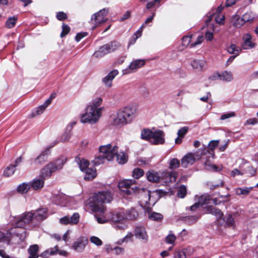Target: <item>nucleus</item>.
Returning <instances> with one entry per match:
<instances>
[{
    "label": "nucleus",
    "instance_id": "obj_48",
    "mask_svg": "<svg viewBox=\"0 0 258 258\" xmlns=\"http://www.w3.org/2000/svg\"><path fill=\"white\" fill-rule=\"evenodd\" d=\"M144 172L143 169L138 168H135L133 171V176L134 178L138 179L142 176L144 174Z\"/></svg>",
    "mask_w": 258,
    "mask_h": 258
},
{
    "label": "nucleus",
    "instance_id": "obj_18",
    "mask_svg": "<svg viewBox=\"0 0 258 258\" xmlns=\"http://www.w3.org/2000/svg\"><path fill=\"white\" fill-rule=\"evenodd\" d=\"M164 133L160 130L155 131L152 133L151 142L155 145L162 144L164 143Z\"/></svg>",
    "mask_w": 258,
    "mask_h": 258
},
{
    "label": "nucleus",
    "instance_id": "obj_46",
    "mask_svg": "<svg viewBox=\"0 0 258 258\" xmlns=\"http://www.w3.org/2000/svg\"><path fill=\"white\" fill-rule=\"evenodd\" d=\"M211 200V197L209 195H202L199 200V203L201 206L204 204H209V201Z\"/></svg>",
    "mask_w": 258,
    "mask_h": 258
},
{
    "label": "nucleus",
    "instance_id": "obj_13",
    "mask_svg": "<svg viewBox=\"0 0 258 258\" xmlns=\"http://www.w3.org/2000/svg\"><path fill=\"white\" fill-rule=\"evenodd\" d=\"M58 143V141H55L49 147H47L44 151H42L41 154L35 159L31 160V164L35 165H41L47 161V155L49 153L51 148L54 147Z\"/></svg>",
    "mask_w": 258,
    "mask_h": 258
},
{
    "label": "nucleus",
    "instance_id": "obj_57",
    "mask_svg": "<svg viewBox=\"0 0 258 258\" xmlns=\"http://www.w3.org/2000/svg\"><path fill=\"white\" fill-rule=\"evenodd\" d=\"M216 22L220 25L224 23V16L222 14H217L215 18Z\"/></svg>",
    "mask_w": 258,
    "mask_h": 258
},
{
    "label": "nucleus",
    "instance_id": "obj_3",
    "mask_svg": "<svg viewBox=\"0 0 258 258\" xmlns=\"http://www.w3.org/2000/svg\"><path fill=\"white\" fill-rule=\"evenodd\" d=\"M135 112L136 109L130 106L118 110L116 114L112 116L113 124L117 127H121L126 124Z\"/></svg>",
    "mask_w": 258,
    "mask_h": 258
},
{
    "label": "nucleus",
    "instance_id": "obj_49",
    "mask_svg": "<svg viewBox=\"0 0 258 258\" xmlns=\"http://www.w3.org/2000/svg\"><path fill=\"white\" fill-rule=\"evenodd\" d=\"M88 166L89 162L87 160L84 159L80 160L79 162V167L82 171H85L87 168H88Z\"/></svg>",
    "mask_w": 258,
    "mask_h": 258
},
{
    "label": "nucleus",
    "instance_id": "obj_9",
    "mask_svg": "<svg viewBox=\"0 0 258 258\" xmlns=\"http://www.w3.org/2000/svg\"><path fill=\"white\" fill-rule=\"evenodd\" d=\"M145 63L146 60L144 59L134 60L131 62L127 68L122 70V75H126L135 72L138 69L143 67Z\"/></svg>",
    "mask_w": 258,
    "mask_h": 258
},
{
    "label": "nucleus",
    "instance_id": "obj_32",
    "mask_svg": "<svg viewBox=\"0 0 258 258\" xmlns=\"http://www.w3.org/2000/svg\"><path fill=\"white\" fill-rule=\"evenodd\" d=\"M105 45L109 53L118 49L121 46L120 44L116 41H112Z\"/></svg>",
    "mask_w": 258,
    "mask_h": 258
},
{
    "label": "nucleus",
    "instance_id": "obj_35",
    "mask_svg": "<svg viewBox=\"0 0 258 258\" xmlns=\"http://www.w3.org/2000/svg\"><path fill=\"white\" fill-rule=\"evenodd\" d=\"M204 165L205 168L210 171H218L220 170L217 166L212 164L209 160H206L204 162Z\"/></svg>",
    "mask_w": 258,
    "mask_h": 258
},
{
    "label": "nucleus",
    "instance_id": "obj_30",
    "mask_svg": "<svg viewBox=\"0 0 258 258\" xmlns=\"http://www.w3.org/2000/svg\"><path fill=\"white\" fill-rule=\"evenodd\" d=\"M231 22L233 25L236 28H239L245 24L243 18H240L237 15H234L232 17Z\"/></svg>",
    "mask_w": 258,
    "mask_h": 258
},
{
    "label": "nucleus",
    "instance_id": "obj_59",
    "mask_svg": "<svg viewBox=\"0 0 258 258\" xmlns=\"http://www.w3.org/2000/svg\"><path fill=\"white\" fill-rule=\"evenodd\" d=\"M57 251H58V249L57 246H55L53 248L47 249L44 252V254L46 255L49 254V255H54L56 254Z\"/></svg>",
    "mask_w": 258,
    "mask_h": 258
},
{
    "label": "nucleus",
    "instance_id": "obj_33",
    "mask_svg": "<svg viewBox=\"0 0 258 258\" xmlns=\"http://www.w3.org/2000/svg\"><path fill=\"white\" fill-rule=\"evenodd\" d=\"M227 50L228 53L235 54V56H236L239 54L241 51V49L234 44H232L228 47Z\"/></svg>",
    "mask_w": 258,
    "mask_h": 258
},
{
    "label": "nucleus",
    "instance_id": "obj_12",
    "mask_svg": "<svg viewBox=\"0 0 258 258\" xmlns=\"http://www.w3.org/2000/svg\"><path fill=\"white\" fill-rule=\"evenodd\" d=\"M200 158L201 157L198 153H195L194 154L192 153H188L181 159V166L184 168H186L189 165H192L196 160H199Z\"/></svg>",
    "mask_w": 258,
    "mask_h": 258
},
{
    "label": "nucleus",
    "instance_id": "obj_40",
    "mask_svg": "<svg viewBox=\"0 0 258 258\" xmlns=\"http://www.w3.org/2000/svg\"><path fill=\"white\" fill-rule=\"evenodd\" d=\"M188 255L187 249H183L180 250L176 251L174 253V258H186Z\"/></svg>",
    "mask_w": 258,
    "mask_h": 258
},
{
    "label": "nucleus",
    "instance_id": "obj_23",
    "mask_svg": "<svg viewBox=\"0 0 258 258\" xmlns=\"http://www.w3.org/2000/svg\"><path fill=\"white\" fill-rule=\"evenodd\" d=\"M51 103V98L47 99L44 104L38 107L36 109L32 112L31 117H33L36 115L42 114L46 108Z\"/></svg>",
    "mask_w": 258,
    "mask_h": 258
},
{
    "label": "nucleus",
    "instance_id": "obj_16",
    "mask_svg": "<svg viewBox=\"0 0 258 258\" xmlns=\"http://www.w3.org/2000/svg\"><path fill=\"white\" fill-rule=\"evenodd\" d=\"M161 179L163 180L166 183L174 182L176 181L177 172L172 171H168L165 170L161 172Z\"/></svg>",
    "mask_w": 258,
    "mask_h": 258
},
{
    "label": "nucleus",
    "instance_id": "obj_54",
    "mask_svg": "<svg viewBox=\"0 0 258 258\" xmlns=\"http://www.w3.org/2000/svg\"><path fill=\"white\" fill-rule=\"evenodd\" d=\"M149 218L153 220H160L163 218V216L160 213L153 212L149 215Z\"/></svg>",
    "mask_w": 258,
    "mask_h": 258
},
{
    "label": "nucleus",
    "instance_id": "obj_25",
    "mask_svg": "<svg viewBox=\"0 0 258 258\" xmlns=\"http://www.w3.org/2000/svg\"><path fill=\"white\" fill-rule=\"evenodd\" d=\"M191 65L194 69L202 71L206 67V62L204 60L195 59L191 61Z\"/></svg>",
    "mask_w": 258,
    "mask_h": 258
},
{
    "label": "nucleus",
    "instance_id": "obj_31",
    "mask_svg": "<svg viewBox=\"0 0 258 258\" xmlns=\"http://www.w3.org/2000/svg\"><path fill=\"white\" fill-rule=\"evenodd\" d=\"M38 250L39 247L38 245L34 244L30 246L28 249V252L30 255L28 258H38Z\"/></svg>",
    "mask_w": 258,
    "mask_h": 258
},
{
    "label": "nucleus",
    "instance_id": "obj_29",
    "mask_svg": "<svg viewBox=\"0 0 258 258\" xmlns=\"http://www.w3.org/2000/svg\"><path fill=\"white\" fill-rule=\"evenodd\" d=\"M107 48L106 45L102 46L98 50L94 52L93 54L94 56L97 58L101 57L109 53V52Z\"/></svg>",
    "mask_w": 258,
    "mask_h": 258
},
{
    "label": "nucleus",
    "instance_id": "obj_51",
    "mask_svg": "<svg viewBox=\"0 0 258 258\" xmlns=\"http://www.w3.org/2000/svg\"><path fill=\"white\" fill-rule=\"evenodd\" d=\"M199 219V217L195 216H187L185 217V221L188 224L195 223Z\"/></svg>",
    "mask_w": 258,
    "mask_h": 258
},
{
    "label": "nucleus",
    "instance_id": "obj_1",
    "mask_svg": "<svg viewBox=\"0 0 258 258\" xmlns=\"http://www.w3.org/2000/svg\"><path fill=\"white\" fill-rule=\"evenodd\" d=\"M99 152L105 154L106 160L111 161L114 155H116V160L119 164H124L128 160L127 155L123 151L118 152V147L112 146L111 144L103 145L99 147Z\"/></svg>",
    "mask_w": 258,
    "mask_h": 258
},
{
    "label": "nucleus",
    "instance_id": "obj_21",
    "mask_svg": "<svg viewBox=\"0 0 258 258\" xmlns=\"http://www.w3.org/2000/svg\"><path fill=\"white\" fill-rule=\"evenodd\" d=\"M135 236L140 239L147 240L148 235L145 228L143 226H137L134 230Z\"/></svg>",
    "mask_w": 258,
    "mask_h": 258
},
{
    "label": "nucleus",
    "instance_id": "obj_47",
    "mask_svg": "<svg viewBox=\"0 0 258 258\" xmlns=\"http://www.w3.org/2000/svg\"><path fill=\"white\" fill-rule=\"evenodd\" d=\"M243 20L244 23L248 22H252L254 19V15L250 12H246L242 15Z\"/></svg>",
    "mask_w": 258,
    "mask_h": 258
},
{
    "label": "nucleus",
    "instance_id": "obj_56",
    "mask_svg": "<svg viewBox=\"0 0 258 258\" xmlns=\"http://www.w3.org/2000/svg\"><path fill=\"white\" fill-rule=\"evenodd\" d=\"M90 241L97 246H101L102 244V241L100 239L95 236H92L90 237Z\"/></svg>",
    "mask_w": 258,
    "mask_h": 258
},
{
    "label": "nucleus",
    "instance_id": "obj_60",
    "mask_svg": "<svg viewBox=\"0 0 258 258\" xmlns=\"http://www.w3.org/2000/svg\"><path fill=\"white\" fill-rule=\"evenodd\" d=\"M62 31L60 34V37H63L69 33L70 31V27L65 24H63L62 26Z\"/></svg>",
    "mask_w": 258,
    "mask_h": 258
},
{
    "label": "nucleus",
    "instance_id": "obj_52",
    "mask_svg": "<svg viewBox=\"0 0 258 258\" xmlns=\"http://www.w3.org/2000/svg\"><path fill=\"white\" fill-rule=\"evenodd\" d=\"M66 200L67 197L65 196H61L57 199L56 204L61 206H67Z\"/></svg>",
    "mask_w": 258,
    "mask_h": 258
},
{
    "label": "nucleus",
    "instance_id": "obj_28",
    "mask_svg": "<svg viewBox=\"0 0 258 258\" xmlns=\"http://www.w3.org/2000/svg\"><path fill=\"white\" fill-rule=\"evenodd\" d=\"M84 179L86 180H91L94 179L96 176V169L94 168H88L85 171Z\"/></svg>",
    "mask_w": 258,
    "mask_h": 258
},
{
    "label": "nucleus",
    "instance_id": "obj_24",
    "mask_svg": "<svg viewBox=\"0 0 258 258\" xmlns=\"http://www.w3.org/2000/svg\"><path fill=\"white\" fill-rule=\"evenodd\" d=\"M34 213V218L38 221L43 220L47 217V211L45 208L38 209L33 211Z\"/></svg>",
    "mask_w": 258,
    "mask_h": 258
},
{
    "label": "nucleus",
    "instance_id": "obj_36",
    "mask_svg": "<svg viewBox=\"0 0 258 258\" xmlns=\"http://www.w3.org/2000/svg\"><path fill=\"white\" fill-rule=\"evenodd\" d=\"M153 132L149 129H144L141 132V138L143 140L151 141Z\"/></svg>",
    "mask_w": 258,
    "mask_h": 258
},
{
    "label": "nucleus",
    "instance_id": "obj_61",
    "mask_svg": "<svg viewBox=\"0 0 258 258\" xmlns=\"http://www.w3.org/2000/svg\"><path fill=\"white\" fill-rule=\"evenodd\" d=\"M235 116V113L234 112H230L224 113L221 116L220 119L222 120L233 117Z\"/></svg>",
    "mask_w": 258,
    "mask_h": 258
},
{
    "label": "nucleus",
    "instance_id": "obj_8",
    "mask_svg": "<svg viewBox=\"0 0 258 258\" xmlns=\"http://www.w3.org/2000/svg\"><path fill=\"white\" fill-rule=\"evenodd\" d=\"M94 210L96 212L95 217L98 223L103 224L109 221H113L112 218L114 213H105L106 209L104 206L96 205L94 207Z\"/></svg>",
    "mask_w": 258,
    "mask_h": 258
},
{
    "label": "nucleus",
    "instance_id": "obj_26",
    "mask_svg": "<svg viewBox=\"0 0 258 258\" xmlns=\"http://www.w3.org/2000/svg\"><path fill=\"white\" fill-rule=\"evenodd\" d=\"M44 179L35 178L31 181L30 185L32 188L36 190L41 189L44 184Z\"/></svg>",
    "mask_w": 258,
    "mask_h": 258
},
{
    "label": "nucleus",
    "instance_id": "obj_63",
    "mask_svg": "<svg viewBox=\"0 0 258 258\" xmlns=\"http://www.w3.org/2000/svg\"><path fill=\"white\" fill-rule=\"evenodd\" d=\"M218 144H219L218 140L211 141L208 145L209 148L210 150H211L212 151H213L218 146Z\"/></svg>",
    "mask_w": 258,
    "mask_h": 258
},
{
    "label": "nucleus",
    "instance_id": "obj_41",
    "mask_svg": "<svg viewBox=\"0 0 258 258\" xmlns=\"http://www.w3.org/2000/svg\"><path fill=\"white\" fill-rule=\"evenodd\" d=\"M133 237L134 235L131 232H129L127 234V235L123 237V238L119 240L117 243L119 244H121L124 242L127 243L129 241H133Z\"/></svg>",
    "mask_w": 258,
    "mask_h": 258
},
{
    "label": "nucleus",
    "instance_id": "obj_2",
    "mask_svg": "<svg viewBox=\"0 0 258 258\" xmlns=\"http://www.w3.org/2000/svg\"><path fill=\"white\" fill-rule=\"evenodd\" d=\"M102 107H97L94 105H88L85 112L80 116V121L83 123L94 124L99 120L101 115Z\"/></svg>",
    "mask_w": 258,
    "mask_h": 258
},
{
    "label": "nucleus",
    "instance_id": "obj_27",
    "mask_svg": "<svg viewBox=\"0 0 258 258\" xmlns=\"http://www.w3.org/2000/svg\"><path fill=\"white\" fill-rule=\"evenodd\" d=\"M252 188V187H237L235 189V191L237 196H246L250 194Z\"/></svg>",
    "mask_w": 258,
    "mask_h": 258
},
{
    "label": "nucleus",
    "instance_id": "obj_11",
    "mask_svg": "<svg viewBox=\"0 0 258 258\" xmlns=\"http://www.w3.org/2000/svg\"><path fill=\"white\" fill-rule=\"evenodd\" d=\"M135 181L133 180H124L118 183V187L121 191L127 195H131L135 192V188L132 187Z\"/></svg>",
    "mask_w": 258,
    "mask_h": 258
},
{
    "label": "nucleus",
    "instance_id": "obj_4",
    "mask_svg": "<svg viewBox=\"0 0 258 258\" xmlns=\"http://www.w3.org/2000/svg\"><path fill=\"white\" fill-rule=\"evenodd\" d=\"M66 161V157H60L54 161L49 162L41 169L40 176L43 179L50 178L53 173L63 168Z\"/></svg>",
    "mask_w": 258,
    "mask_h": 258
},
{
    "label": "nucleus",
    "instance_id": "obj_55",
    "mask_svg": "<svg viewBox=\"0 0 258 258\" xmlns=\"http://www.w3.org/2000/svg\"><path fill=\"white\" fill-rule=\"evenodd\" d=\"M203 40H204L203 36H202V35L199 36L197 38V39L195 42L191 43V44L190 45V48L194 47L196 46L197 45L201 44L202 42L203 41Z\"/></svg>",
    "mask_w": 258,
    "mask_h": 258
},
{
    "label": "nucleus",
    "instance_id": "obj_14",
    "mask_svg": "<svg viewBox=\"0 0 258 258\" xmlns=\"http://www.w3.org/2000/svg\"><path fill=\"white\" fill-rule=\"evenodd\" d=\"M139 198L140 199V204L142 206H145L147 204H150L151 201L152 193L146 189L139 190ZM154 193H152L153 194Z\"/></svg>",
    "mask_w": 258,
    "mask_h": 258
},
{
    "label": "nucleus",
    "instance_id": "obj_53",
    "mask_svg": "<svg viewBox=\"0 0 258 258\" xmlns=\"http://www.w3.org/2000/svg\"><path fill=\"white\" fill-rule=\"evenodd\" d=\"M186 194V189L184 185H181L178 190L177 195L181 198H184Z\"/></svg>",
    "mask_w": 258,
    "mask_h": 258
},
{
    "label": "nucleus",
    "instance_id": "obj_6",
    "mask_svg": "<svg viewBox=\"0 0 258 258\" xmlns=\"http://www.w3.org/2000/svg\"><path fill=\"white\" fill-rule=\"evenodd\" d=\"M34 218L33 211L26 212L21 215L15 217L11 221L12 224L15 227L24 228L32 222Z\"/></svg>",
    "mask_w": 258,
    "mask_h": 258
},
{
    "label": "nucleus",
    "instance_id": "obj_17",
    "mask_svg": "<svg viewBox=\"0 0 258 258\" xmlns=\"http://www.w3.org/2000/svg\"><path fill=\"white\" fill-rule=\"evenodd\" d=\"M252 36L249 33L245 34L242 36V43L241 48L243 49H249L254 48L256 44L252 42Z\"/></svg>",
    "mask_w": 258,
    "mask_h": 258
},
{
    "label": "nucleus",
    "instance_id": "obj_37",
    "mask_svg": "<svg viewBox=\"0 0 258 258\" xmlns=\"http://www.w3.org/2000/svg\"><path fill=\"white\" fill-rule=\"evenodd\" d=\"M31 187L30 184L23 183L17 187V191L21 194H25L27 192Z\"/></svg>",
    "mask_w": 258,
    "mask_h": 258
},
{
    "label": "nucleus",
    "instance_id": "obj_34",
    "mask_svg": "<svg viewBox=\"0 0 258 258\" xmlns=\"http://www.w3.org/2000/svg\"><path fill=\"white\" fill-rule=\"evenodd\" d=\"M219 77L222 80L230 82L233 80V75L231 72L224 71L219 75Z\"/></svg>",
    "mask_w": 258,
    "mask_h": 258
},
{
    "label": "nucleus",
    "instance_id": "obj_20",
    "mask_svg": "<svg viewBox=\"0 0 258 258\" xmlns=\"http://www.w3.org/2000/svg\"><path fill=\"white\" fill-rule=\"evenodd\" d=\"M27 236L26 232L23 230L21 232L15 231V234L12 235L11 241L14 243H19L24 241Z\"/></svg>",
    "mask_w": 258,
    "mask_h": 258
},
{
    "label": "nucleus",
    "instance_id": "obj_50",
    "mask_svg": "<svg viewBox=\"0 0 258 258\" xmlns=\"http://www.w3.org/2000/svg\"><path fill=\"white\" fill-rule=\"evenodd\" d=\"M69 220L70 224H77L79 221V215L78 213H75L71 217L69 216Z\"/></svg>",
    "mask_w": 258,
    "mask_h": 258
},
{
    "label": "nucleus",
    "instance_id": "obj_58",
    "mask_svg": "<svg viewBox=\"0 0 258 258\" xmlns=\"http://www.w3.org/2000/svg\"><path fill=\"white\" fill-rule=\"evenodd\" d=\"M176 239V236L174 234H170L166 236L165 240L167 243L173 244Z\"/></svg>",
    "mask_w": 258,
    "mask_h": 258
},
{
    "label": "nucleus",
    "instance_id": "obj_19",
    "mask_svg": "<svg viewBox=\"0 0 258 258\" xmlns=\"http://www.w3.org/2000/svg\"><path fill=\"white\" fill-rule=\"evenodd\" d=\"M87 242V239L85 237L79 238L74 242L72 248L77 252H81L85 249Z\"/></svg>",
    "mask_w": 258,
    "mask_h": 258
},
{
    "label": "nucleus",
    "instance_id": "obj_45",
    "mask_svg": "<svg viewBox=\"0 0 258 258\" xmlns=\"http://www.w3.org/2000/svg\"><path fill=\"white\" fill-rule=\"evenodd\" d=\"M113 222L116 224L115 226V228L119 230H124L126 229L128 227V225L126 222L122 221H112Z\"/></svg>",
    "mask_w": 258,
    "mask_h": 258
},
{
    "label": "nucleus",
    "instance_id": "obj_38",
    "mask_svg": "<svg viewBox=\"0 0 258 258\" xmlns=\"http://www.w3.org/2000/svg\"><path fill=\"white\" fill-rule=\"evenodd\" d=\"M191 36H184L182 38V42H181L182 47L181 48H179V50H182L185 48H186V47H187L188 46L190 47V45L191 43Z\"/></svg>",
    "mask_w": 258,
    "mask_h": 258
},
{
    "label": "nucleus",
    "instance_id": "obj_7",
    "mask_svg": "<svg viewBox=\"0 0 258 258\" xmlns=\"http://www.w3.org/2000/svg\"><path fill=\"white\" fill-rule=\"evenodd\" d=\"M139 216L138 211L134 208L127 209L125 212H118L114 213L113 221H122L124 220H135Z\"/></svg>",
    "mask_w": 258,
    "mask_h": 258
},
{
    "label": "nucleus",
    "instance_id": "obj_15",
    "mask_svg": "<svg viewBox=\"0 0 258 258\" xmlns=\"http://www.w3.org/2000/svg\"><path fill=\"white\" fill-rule=\"evenodd\" d=\"M112 196L108 192H99L94 197V201L99 203H109L112 200Z\"/></svg>",
    "mask_w": 258,
    "mask_h": 258
},
{
    "label": "nucleus",
    "instance_id": "obj_62",
    "mask_svg": "<svg viewBox=\"0 0 258 258\" xmlns=\"http://www.w3.org/2000/svg\"><path fill=\"white\" fill-rule=\"evenodd\" d=\"M71 136V134L70 132L64 133L61 136L60 141L63 142H66L69 141Z\"/></svg>",
    "mask_w": 258,
    "mask_h": 258
},
{
    "label": "nucleus",
    "instance_id": "obj_5",
    "mask_svg": "<svg viewBox=\"0 0 258 258\" xmlns=\"http://www.w3.org/2000/svg\"><path fill=\"white\" fill-rule=\"evenodd\" d=\"M206 213L213 214L217 217L219 224L222 225L221 221L225 222V224L228 226L234 227L235 225V218L236 214H228L226 217L222 219L223 216V213L219 209H215L213 206H207L206 207Z\"/></svg>",
    "mask_w": 258,
    "mask_h": 258
},
{
    "label": "nucleus",
    "instance_id": "obj_42",
    "mask_svg": "<svg viewBox=\"0 0 258 258\" xmlns=\"http://www.w3.org/2000/svg\"><path fill=\"white\" fill-rule=\"evenodd\" d=\"M180 165V161L176 158H173L170 160L169 163V168L174 169L177 168Z\"/></svg>",
    "mask_w": 258,
    "mask_h": 258
},
{
    "label": "nucleus",
    "instance_id": "obj_22",
    "mask_svg": "<svg viewBox=\"0 0 258 258\" xmlns=\"http://www.w3.org/2000/svg\"><path fill=\"white\" fill-rule=\"evenodd\" d=\"M146 176L148 181L157 183L161 180V173H159L153 170L149 171L146 173Z\"/></svg>",
    "mask_w": 258,
    "mask_h": 258
},
{
    "label": "nucleus",
    "instance_id": "obj_43",
    "mask_svg": "<svg viewBox=\"0 0 258 258\" xmlns=\"http://www.w3.org/2000/svg\"><path fill=\"white\" fill-rule=\"evenodd\" d=\"M15 168L13 165L7 167L4 171V176L6 177L12 176L15 171Z\"/></svg>",
    "mask_w": 258,
    "mask_h": 258
},
{
    "label": "nucleus",
    "instance_id": "obj_44",
    "mask_svg": "<svg viewBox=\"0 0 258 258\" xmlns=\"http://www.w3.org/2000/svg\"><path fill=\"white\" fill-rule=\"evenodd\" d=\"M102 155H99L95 158L93 160L95 165L101 164L104 162L105 159H106L105 154L102 153Z\"/></svg>",
    "mask_w": 258,
    "mask_h": 258
},
{
    "label": "nucleus",
    "instance_id": "obj_64",
    "mask_svg": "<svg viewBox=\"0 0 258 258\" xmlns=\"http://www.w3.org/2000/svg\"><path fill=\"white\" fill-rule=\"evenodd\" d=\"M56 18L58 20L63 21L67 18V15L63 12H59L57 13Z\"/></svg>",
    "mask_w": 258,
    "mask_h": 258
},
{
    "label": "nucleus",
    "instance_id": "obj_10",
    "mask_svg": "<svg viewBox=\"0 0 258 258\" xmlns=\"http://www.w3.org/2000/svg\"><path fill=\"white\" fill-rule=\"evenodd\" d=\"M108 13V9H103L92 16L91 21L95 24V27H93V29L107 21V19L105 17Z\"/></svg>",
    "mask_w": 258,
    "mask_h": 258
},
{
    "label": "nucleus",
    "instance_id": "obj_39",
    "mask_svg": "<svg viewBox=\"0 0 258 258\" xmlns=\"http://www.w3.org/2000/svg\"><path fill=\"white\" fill-rule=\"evenodd\" d=\"M18 18L16 16H13L8 19L6 22V26L8 28H12L14 27L17 21Z\"/></svg>",
    "mask_w": 258,
    "mask_h": 258
}]
</instances>
